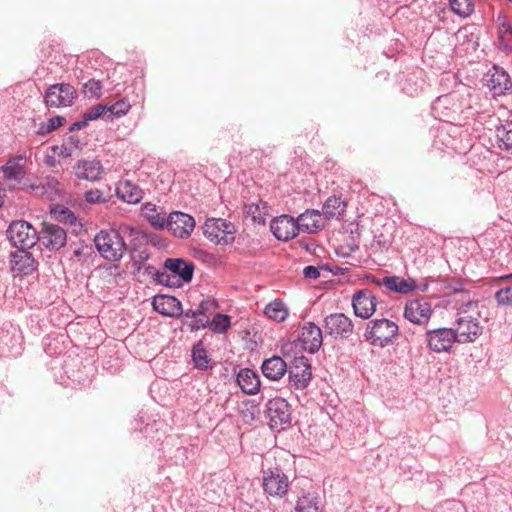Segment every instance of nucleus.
<instances>
[{
    "instance_id": "49",
    "label": "nucleus",
    "mask_w": 512,
    "mask_h": 512,
    "mask_svg": "<svg viewBox=\"0 0 512 512\" xmlns=\"http://www.w3.org/2000/svg\"><path fill=\"white\" fill-rule=\"evenodd\" d=\"M303 275L309 279H317L320 276V272L316 267L309 265L303 269Z\"/></svg>"
},
{
    "instance_id": "20",
    "label": "nucleus",
    "mask_w": 512,
    "mask_h": 512,
    "mask_svg": "<svg viewBox=\"0 0 512 512\" xmlns=\"http://www.w3.org/2000/svg\"><path fill=\"white\" fill-rule=\"evenodd\" d=\"M487 86L494 96L505 94L512 87L509 74L499 66H493L487 74Z\"/></svg>"
},
{
    "instance_id": "4",
    "label": "nucleus",
    "mask_w": 512,
    "mask_h": 512,
    "mask_svg": "<svg viewBox=\"0 0 512 512\" xmlns=\"http://www.w3.org/2000/svg\"><path fill=\"white\" fill-rule=\"evenodd\" d=\"M94 243L99 254L109 261H119L126 251V244L117 230H101L96 234Z\"/></svg>"
},
{
    "instance_id": "19",
    "label": "nucleus",
    "mask_w": 512,
    "mask_h": 512,
    "mask_svg": "<svg viewBox=\"0 0 512 512\" xmlns=\"http://www.w3.org/2000/svg\"><path fill=\"white\" fill-rule=\"evenodd\" d=\"M39 240L46 248L56 251L66 244L67 234L59 225L45 223Z\"/></svg>"
},
{
    "instance_id": "3",
    "label": "nucleus",
    "mask_w": 512,
    "mask_h": 512,
    "mask_svg": "<svg viewBox=\"0 0 512 512\" xmlns=\"http://www.w3.org/2000/svg\"><path fill=\"white\" fill-rule=\"evenodd\" d=\"M398 325L389 319L380 318L366 324L364 338L374 346L386 347L398 336Z\"/></svg>"
},
{
    "instance_id": "61",
    "label": "nucleus",
    "mask_w": 512,
    "mask_h": 512,
    "mask_svg": "<svg viewBox=\"0 0 512 512\" xmlns=\"http://www.w3.org/2000/svg\"><path fill=\"white\" fill-rule=\"evenodd\" d=\"M47 162L52 163V162H54V159L50 160V158H49V159H47Z\"/></svg>"
},
{
    "instance_id": "53",
    "label": "nucleus",
    "mask_w": 512,
    "mask_h": 512,
    "mask_svg": "<svg viewBox=\"0 0 512 512\" xmlns=\"http://www.w3.org/2000/svg\"><path fill=\"white\" fill-rule=\"evenodd\" d=\"M31 188L33 190H36L37 191V194L41 195V196H44L46 195L47 192H45V187L44 186H34L32 185Z\"/></svg>"
},
{
    "instance_id": "6",
    "label": "nucleus",
    "mask_w": 512,
    "mask_h": 512,
    "mask_svg": "<svg viewBox=\"0 0 512 512\" xmlns=\"http://www.w3.org/2000/svg\"><path fill=\"white\" fill-rule=\"evenodd\" d=\"M7 237L12 245L19 249H30L39 240L36 229L23 220L14 221L9 225Z\"/></svg>"
},
{
    "instance_id": "62",
    "label": "nucleus",
    "mask_w": 512,
    "mask_h": 512,
    "mask_svg": "<svg viewBox=\"0 0 512 512\" xmlns=\"http://www.w3.org/2000/svg\"><path fill=\"white\" fill-rule=\"evenodd\" d=\"M47 162L52 163V162H54V159L50 160V158H49V159H47Z\"/></svg>"
},
{
    "instance_id": "58",
    "label": "nucleus",
    "mask_w": 512,
    "mask_h": 512,
    "mask_svg": "<svg viewBox=\"0 0 512 512\" xmlns=\"http://www.w3.org/2000/svg\"><path fill=\"white\" fill-rule=\"evenodd\" d=\"M417 289H419L421 292H426L428 290V284H424L421 287L417 286Z\"/></svg>"
},
{
    "instance_id": "11",
    "label": "nucleus",
    "mask_w": 512,
    "mask_h": 512,
    "mask_svg": "<svg viewBox=\"0 0 512 512\" xmlns=\"http://www.w3.org/2000/svg\"><path fill=\"white\" fill-rule=\"evenodd\" d=\"M266 413L272 429H280L291 421L290 405L283 398L270 399L266 404Z\"/></svg>"
},
{
    "instance_id": "28",
    "label": "nucleus",
    "mask_w": 512,
    "mask_h": 512,
    "mask_svg": "<svg viewBox=\"0 0 512 512\" xmlns=\"http://www.w3.org/2000/svg\"><path fill=\"white\" fill-rule=\"evenodd\" d=\"M26 162V155L21 154L10 158L5 165L1 167L5 179L20 181L24 178L26 172L24 165Z\"/></svg>"
},
{
    "instance_id": "1",
    "label": "nucleus",
    "mask_w": 512,
    "mask_h": 512,
    "mask_svg": "<svg viewBox=\"0 0 512 512\" xmlns=\"http://www.w3.org/2000/svg\"><path fill=\"white\" fill-rule=\"evenodd\" d=\"M475 302H468L459 308L454 331L458 343L474 342L481 335L483 327L478 320Z\"/></svg>"
},
{
    "instance_id": "41",
    "label": "nucleus",
    "mask_w": 512,
    "mask_h": 512,
    "mask_svg": "<svg viewBox=\"0 0 512 512\" xmlns=\"http://www.w3.org/2000/svg\"><path fill=\"white\" fill-rule=\"evenodd\" d=\"M53 213L55 218L64 224L75 226L78 222L76 215L69 208L61 207L59 209H54Z\"/></svg>"
},
{
    "instance_id": "63",
    "label": "nucleus",
    "mask_w": 512,
    "mask_h": 512,
    "mask_svg": "<svg viewBox=\"0 0 512 512\" xmlns=\"http://www.w3.org/2000/svg\"><path fill=\"white\" fill-rule=\"evenodd\" d=\"M51 194H52V193L47 194V196H46V197H47V198H52V195H51Z\"/></svg>"
},
{
    "instance_id": "38",
    "label": "nucleus",
    "mask_w": 512,
    "mask_h": 512,
    "mask_svg": "<svg viewBox=\"0 0 512 512\" xmlns=\"http://www.w3.org/2000/svg\"><path fill=\"white\" fill-rule=\"evenodd\" d=\"M192 358L196 368L205 370L209 367V359L201 343H198L193 347Z\"/></svg>"
},
{
    "instance_id": "37",
    "label": "nucleus",
    "mask_w": 512,
    "mask_h": 512,
    "mask_svg": "<svg viewBox=\"0 0 512 512\" xmlns=\"http://www.w3.org/2000/svg\"><path fill=\"white\" fill-rule=\"evenodd\" d=\"M131 108V105L124 99L109 105L107 108V120H113V118H119L126 115Z\"/></svg>"
},
{
    "instance_id": "25",
    "label": "nucleus",
    "mask_w": 512,
    "mask_h": 512,
    "mask_svg": "<svg viewBox=\"0 0 512 512\" xmlns=\"http://www.w3.org/2000/svg\"><path fill=\"white\" fill-rule=\"evenodd\" d=\"M115 192L120 200L129 204H136L143 198V192L140 187L129 180L119 181Z\"/></svg>"
},
{
    "instance_id": "17",
    "label": "nucleus",
    "mask_w": 512,
    "mask_h": 512,
    "mask_svg": "<svg viewBox=\"0 0 512 512\" xmlns=\"http://www.w3.org/2000/svg\"><path fill=\"white\" fill-rule=\"evenodd\" d=\"M270 230L278 240L288 241L297 236L299 226L293 217L281 215L271 221Z\"/></svg>"
},
{
    "instance_id": "47",
    "label": "nucleus",
    "mask_w": 512,
    "mask_h": 512,
    "mask_svg": "<svg viewBox=\"0 0 512 512\" xmlns=\"http://www.w3.org/2000/svg\"><path fill=\"white\" fill-rule=\"evenodd\" d=\"M84 198L89 204H99L107 202L103 193L99 189H91L85 192Z\"/></svg>"
},
{
    "instance_id": "31",
    "label": "nucleus",
    "mask_w": 512,
    "mask_h": 512,
    "mask_svg": "<svg viewBox=\"0 0 512 512\" xmlns=\"http://www.w3.org/2000/svg\"><path fill=\"white\" fill-rule=\"evenodd\" d=\"M382 283L390 291L400 294H407L417 290V284L412 278L404 279L399 276H386L383 278Z\"/></svg>"
},
{
    "instance_id": "5",
    "label": "nucleus",
    "mask_w": 512,
    "mask_h": 512,
    "mask_svg": "<svg viewBox=\"0 0 512 512\" xmlns=\"http://www.w3.org/2000/svg\"><path fill=\"white\" fill-rule=\"evenodd\" d=\"M203 234L211 242L220 245H228L234 242V225L221 218L207 219L203 225Z\"/></svg>"
},
{
    "instance_id": "15",
    "label": "nucleus",
    "mask_w": 512,
    "mask_h": 512,
    "mask_svg": "<svg viewBox=\"0 0 512 512\" xmlns=\"http://www.w3.org/2000/svg\"><path fill=\"white\" fill-rule=\"evenodd\" d=\"M377 297L368 289H362L352 297L354 314L361 319H369L376 311Z\"/></svg>"
},
{
    "instance_id": "26",
    "label": "nucleus",
    "mask_w": 512,
    "mask_h": 512,
    "mask_svg": "<svg viewBox=\"0 0 512 512\" xmlns=\"http://www.w3.org/2000/svg\"><path fill=\"white\" fill-rule=\"evenodd\" d=\"M287 364L280 356H272L265 359L261 370L263 375L272 381L280 380L287 373Z\"/></svg>"
},
{
    "instance_id": "55",
    "label": "nucleus",
    "mask_w": 512,
    "mask_h": 512,
    "mask_svg": "<svg viewBox=\"0 0 512 512\" xmlns=\"http://www.w3.org/2000/svg\"><path fill=\"white\" fill-rule=\"evenodd\" d=\"M4 196H5V189L3 188V183L0 181V207L4 203V200H3Z\"/></svg>"
},
{
    "instance_id": "56",
    "label": "nucleus",
    "mask_w": 512,
    "mask_h": 512,
    "mask_svg": "<svg viewBox=\"0 0 512 512\" xmlns=\"http://www.w3.org/2000/svg\"><path fill=\"white\" fill-rule=\"evenodd\" d=\"M252 209H253V206H250L249 210L253 214L254 221H257L259 223L264 222V219L260 215L259 216L255 215L254 212L252 211Z\"/></svg>"
},
{
    "instance_id": "29",
    "label": "nucleus",
    "mask_w": 512,
    "mask_h": 512,
    "mask_svg": "<svg viewBox=\"0 0 512 512\" xmlns=\"http://www.w3.org/2000/svg\"><path fill=\"white\" fill-rule=\"evenodd\" d=\"M494 143L498 149L512 154V121L496 126Z\"/></svg>"
},
{
    "instance_id": "59",
    "label": "nucleus",
    "mask_w": 512,
    "mask_h": 512,
    "mask_svg": "<svg viewBox=\"0 0 512 512\" xmlns=\"http://www.w3.org/2000/svg\"><path fill=\"white\" fill-rule=\"evenodd\" d=\"M501 279H512V273L501 277Z\"/></svg>"
},
{
    "instance_id": "27",
    "label": "nucleus",
    "mask_w": 512,
    "mask_h": 512,
    "mask_svg": "<svg viewBox=\"0 0 512 512\" xmlns=\"http://www.w3.org/2000/svg\"><path fill=\"white\" fill-rule=\"evenodd\" d=\"M237 383L247 395H255L259 392L261 382L258 374L248 368L241 369L237 374Z\"/></svg>"
},
{
    "instance_id": "12",
    "label": "nucleus",
    "mask_w": 512,
    "mask_h": 512,
    "mask_svg": "<svg viewBox=\"0 0 512 512\" xmlns=\"http://www.w3.org/2000/svg\"><path fill=\"white\" fill-rule=\"evenodd\" d=\"M427 345L430 350L436 353L449 351L454 342H457V336L454 328H437L427 330L425 333Z\"/></svg>"
},
{
    "instance_id": "57",
    "label": "nucleus",
    "mask_w": 512,
    "mask_h": 512,
    "mask_svg": "<svg viewBox=\"0 0 512 512\" xmlns=\"http://www.w3.org/2000/svg\"><path fill=\"white\" fill-rule=\"evenodd\" d=\"M49 186L56 191V186L58 185V182L55 179H52L48 182Z\"/></svg>"
},
{
    "instance_id": "24",
    "label": "nucleus",
    "mask_w": 512,
    "mask_h": 512,
    "mask_svg": "<svg viewBox=\"0 0 512 512\" xmlns=\"http://www.w3.org/2000/svg\"><path fill=\"white\" fill-rule=\"evenodd\" d=\"M297 225L299 231H304L309 234L316 233L324 227L323 216L318 210H306L297 218Z\"/></svg>"
},
{
    "instance_id": "2",
    "label": "nucleus",
    "mask_w": 512,
    "mask_h": 512,
    "mask_svg": "<svg viewBox=\"0 0 512 512\" xmlns=\"http://www.w3.org/2000/svg\"><path fill=\"white\" fill-rule=\"evenodd\" d=\"M165 271L158 273V281L168 287H178L181 282H190L194 265L181 258H168L164 262Z\"/></svg>"
},
{
    "instance_id": "34",
    "label": "nucleus",
    "mask_w": 512,
    "mask_h": 512,
    "mask_svg": "<svg viewBox=\"0 0 512 512\" xmlns=\"http://www.w3.org/2000/svg\"><path fill=\"white\" fill-rule=\"evenodd\" d=\"M143 215L154 228H167V218L165 217V213L158 212L154 204H145L143 207Z\"/></svg>"
},
{
    "instance_id": "45",
    "label": "nucleus",
    "mask_w": 512,
    "mask_h": 512,
    "mask_svg": "<svg viewBox=\"0 0 512 512\" xmlns=\"http://www.w3.org/2000/svg\"><path fill=\"white\" fill-rule=\"evenodd\" d=\"M495 299L500 305L512 306V286L498 290Z\"/></svg>"
},
{
    "instance_id": "18",
    "label": "nucleus",
    "mask_w": 512,
    "mask_h": 512,
    "mask_svg": "<svg viewBox=\"0 0 512 512\" xmlns=\"http://www.w3.org/2000/svg\"><path fill=\"white\" fill-rule=\"evenodd\" d=\"M299 341L305 351L314 354L322 346V330L313 322H306L301 328Z\"/></svg>"
},
{
    "instance_id": "51",
    "label": "nucleus",
    "mask_w": 512,
    "mask_h": 512,
    "mask_svg": "<svg viewBox=\"0 0 512 512\" xmlns=\"http://www.w3.org/2000/svg\"><path fill=\"white\" fill-rule=\"evenodd\" d=\"M87 123H88V121H86V117L84 116L82 121H78V122H75L72 124L71 130L82 129L83 127H85L87 125Z\"/></svg>"
},
{
    "instance_id": "22",
    "label": "nucleus",
    "mask_w": 512,
    "mask_h": 512,
    "mask_svg": "<svg viewBox=\"0 0 512 512\" xmlns=\"http://www.w3.org/2000/svg\"><path fill=\"white\" fill-rule=\"evenodd\" d=\"M10 263L15 275H30L35 270V260L27 249H19L12 253Z\"/></svg>"
},
{
    "instance_id": "36",
    "label": "nucleus",
    "mask_w": 512,
    "mask_h": 512,
    "mask_svg": "<svg viewBox=\"0 0 512 512\" xmlns=\"http://www.w3.org/2000/svg\"><path fill=\"white\" fill-rule=\"evenodd\" d=\"M231 326L230 317L226 314H216L212 320H209V327L214 333H225Z\"/></svg>"
},
{
    "instance_id": "42",
    "label": "nucleus",
    "mask_w": 512,
    "mask_h": 512,
    "mask_svg": "<svg viewBox=\"0 0 512 512\" xmlns=\"http://www.w3.org/2000/svg\"><path fill=\"white\" fill-rule=\"evenodd\" d=\"M83 92L91 98H100L102 94V84L100 81L90 79L83 84Z\"/></svg>"
},
{
    "instance_id": "54",
    "label": "nucleus",
    "mask_w": 512,
    "mask_h": 512,
    "mask_svg": "<svg viewBox=\"0 0 512 512\" xmlns=\"http://www.w3.org/2000/svg\"><path fill=\"white\" fill-rule=\"evenodd\" d=\"M368 279L371 280L372 283H374L375 285H377L379 287L382 286V285L384 286V283H382L383 278L380 279V278H377L375 276H371Z\"/></svg>"
},
{
    "instance_id": "32",
    "label": "nucleus",
    "mask_w": 512,
    "mask_h": 512,
    "mask_svg": "<svg viewBox=\"0 0 512 512\" xmlns=\"http://www.w3.org/2000/svg\"><path fill=\"white\" fill-rule=\"evenodd\" d=\"M264 314L271 320L280 323L287 319L289 309L282 300H274L269 302L264 309Z\"/></svg>"
},
{
    "instance_id": "40",
    "label": "nucleus",
    "mask_w": 512,
    "mask_h": 512,
    "mask_svg": "<svg viewBox=\"0 0 512 512\" xmlns=\"http://www.w3.org/2000/svg\"><path fill=\"white\" fill-rule=\"evenodd\" d=\"M451 10L461 16L468 17L473 12L471 0H449Z\"/></svg>"
},
{
    "instance_id": "44",
    "label": "nucleus",
    "mask_w": 512,
    "mask_h": 512,
    "mask_svg": "<svg viewBox=\"0 0 512 512\" xmlns=\"http://www.w3.org/2000/svg\"><path fill=\"white\" fill-rule=\"evenodd\" d=\"M107 108H108V105H101V104L95 105L88 112H86L84 114V116L86 117V121L89 122L92 120H96L101 116L107 120V116H108Z\"/></svg>"
},
{
    "instance_id": "14",
    "label": "nucleus",
    "mask_w": 512,
    "mask_h": 512,
    "mask_svg": "<svg viewBox=\"0 0 512 512\" xmlns=\"http://www.w3.org/2000/svg\"><path fill=\"white\" fill-rule=\"evenodd\" d=\"M461 112L456 93L439 96L432 104V113L435 118L443 121L455 119V115Z\"/></svg>"
},
{
    "instance_id": "13",
    "label": "nucleus",
    "mask_w": 512,
    "mask_h": 512,
    "mask_svg": "<svg viewBox=\"0 0 512 512\" xmlns=\"http://www.w3.org/2000/svg\"><path fill=\"white\" fill-rule=\"evenodd\" d=\"M325 332L335 339L349 338L354 329L352 320L343 313H333L324 319Z\"/></svg>"
},
{
    "instance_id": "23",
    "label": "nucleus",
    "mask_w": 512,
    "mask_h": 512,
    "mask_svg": "<svg viewBox=\"0 0 512 512\" xmlns=\"http://www.w3.org/2000/svg\"><path fill=\"white\" fill-rule=\"evenodd\" d=\"M152 305L155 311L165 316L174 317L182 314L181 302L173 296H155Z\"/></svg>"
},
{
    "instance_id": "33",
    "label": "nucleus",
    "mask_w": 512,
    "mask_h": 512,
    "mask_svg": "<svg viewBox=\"0 0 512 512\" xmlns=\"http://www.w3.org/2000/svg\"><path fill=\"white\" fill-rule=\"evenodd\" d=\"M322 210L324 217L328 220L339 218L346 210V203L341 198L332 196L325 201Z\"/></svg>"
},
{
    "instance_id": "43",
    "label": "nucleus",
    "mask_w": 512,
    "mask_h": 512,
    "mask_svg": "<svg viewBox=\"0 0 512 512\" xmlns=\"http://www.w3.org/2000/svg\"><path fill=\"white\" fill-rule=\"evenodd\" d=\"M117 232L121 234L124 241L127 239L130 242L137 240L141 235V231L138 228L130 225H121Z\"/></svg>"
},
{
    "instance_id": "16",
    "label": "nucleus",
    "mask_w": 512,
    "mask_h": 512,
    "mask_svg": "<svg viewBox=\"0 0 512 512\" xmlns=\"http://www.w3.org/2000/svg\"><path fill=\"white\" fill-rule=\"evenodd\" d=\"M195 228V220L189 214L174 211L167 218V229L181 239L188 238Z\"/></svg>"
},
{
    "instance_id": "64",
    "label": "nucleus",
    "mask_w": 512,
    "mask_h": 512,
    "mask_svg": "<svg viewBox=\"0 0 512 512\" xmlns=\"http://www.w3.org/2000/svg\"><path fill=\"white\" fill-rule=\"evenodd\" d=\"M0 350H1L2 353H4V347L0 346Z\"/></svg>"
},
{
    "instance_id": "10",
    "label": "nucleus",
    "mask_w": 512,
    "mask_h": 512,
    "mask_svg": "<svg viewBox=\"0 0 512 512\" xmlns=\"http://www.w3.org/2000/svg\"><path fill=\"white\" fill-rule=\"evenodd\" d=\"M75 88L68 83H58L49 86L44 94L47 107L59 108L71 106L76 98Z\"/></svg>"
},
{
    "instance_id": "8",
    "label": "nucleus",
    "mask_w": 512,
    "mask_h": 512,
    "mask_svg": "<svg viewBox=\"0 0 512 512\" xmlns=\"http://www.w3.org/2000/svg\"><path fill=\"white\" fill-rule=\"evenodd\" d=\"M289 387L294 390L306 389L312 379L309 359L305 356L295 357L287 368Z\"/></svg>"
},
{
    "instance_id": "52",
    "label": "nucleus",
    "mask_w": 512,
    "mask_h": 512,
    "mask_svg": "<svg viewBox=\"0 0 512 512\" xmlns=\"http://www.w3.org/2000/svg\"><path fill=\"white\" fill-rule=\"evenodd\" d=\"M21 354V346L18 344L17 346H13L12 349L9 351L8 355L12 357H16Z\"/></svg>"
},
{
    "instance_id": "30",
    "label": "nucleus",
    "mask_w": 512,
    "mask_h": 512,
    "mask_svg": "<svg viewBox=\"0 0 512 512\" xmlns=\"http://www.w3.org/2000/svg\"><path fill=\"white\" fill-rule=\"evenodd\" d=\"M217 304L214 300L211 299H205L200 302L198 307L196 308L198 311V314L200 315L199 319L192 320L187 325L189 326L190 330L198 331L200 329H204L209 324V314L216 310Z\"/></svg>"
},
{
    "instance_id": "9",
    "label": "nucleus",
    "mask_w": 512,
    "mask_h": 512,
    "mask_svg": "<svg viewBox=\"0 0 512 512\" xmlns=\"http://www.w3.org/2000/svg\"><path fill=\"white\" fill-rule=\"evenodd\" d=\"M433 314L431 303L426 298L410 299L403 308V317L412 324L427 325Z\"/></svg>"
},
{
    "instance_id": "46",
    "label": "nucleus",
    "mask_w": 512,
    "mask_h": 512,
    "mask_svg": "<svg viewBox=\"0 0 512 512\" xmlns=\"http://www.w3.org/2000/svg\"><path fill=\"white\" fill-rule=\"evenodd\" d=\"M65 122V118L61 116H55L50 119L45 124H42L40 127L41 133H50L57 129L58 127L62 126V124Z\"/></svg>"
},
{
    "instance_id": "39",
    "label": "nucleus",
    "mask_w": 512,
    "mask_h": 512,
    "mask_svg": "<svg viewBox=\"0 0 512 512\" xmlns=\"http://www.w3.org/2000/svg\"><path fill=\"white\" fill-rule=\"evenodd\" d=\"M498 34L502 42H508L512 38V24L506 15H498Z\"/></svg>"
},
{
    "instance_id": "48",
    "label": "nucleus",
    "mask_w": 512,
    "mask_h": 512,
    "mask_svg": "<svg viewBox=\"0 0 512 512\" xmlns=\"http://www.w3.org/2000/svg\"><path fill=\"white\" fill-rule=\"evenodd\" d=\"M78 141L75 139L74 136H70L68 138V141L64 144H62L60 149V155L63 157H69L73 154V147L78 148L77 145Z\"/></svg>"
},
{
    "instance_id": "21",
    "label": "nucleus",
    "mask_w": 512,
    "mask_h": 512,
    "mask_svg": "<svg viewBox=\"0 0 512 512\" xmlns=\"http://www.w3.org/2000/svg\"><path fill=\"white\" fill-rule=\"evenodd\" d=\"M75 176L80 180L96 182L101 179L103 166L99 160H79L74 166Z\"/></svg>"
},
{
    "instance_id": "50",
    "label": "nucleus",
    "mask_w": 512,
    "mask_h": 512,
    "mask_svg": "<svg viewBox=\"0 0 512 512\" xmlns=\"http://www.w3.org/2000/svg\"><path fill=\"white\" fill-rule=\"evenodd\" d=\"M184 318H191L192 320H196L200 318L197 309H187L186 311H182L181 314Z\"/></svg>"
},
{
    "instance_id": "35",
    "label": "nucleus",
    "mask_w": 512,
    "mask_h": 512,
    "mask_svg": "<svg viewBox=\"0 0 512 512\" xmlns=\"http://www.w3.org/2000/svg\"><path fill=\"white\" fill-rule=\"evenodd\" d=\"M296 512H320V502L314 494H305L297 501Z\"/></svg>"
},
{
    "instance_id": "7",
    "label": "nucleus",
    "mask_w": 512,
    "mask_h": 512,
    "mask_svg": "<svg viewBox=\"0 0 512 512\" xmlns=\"http://www.w3.org/2000/svg\"><path fill=\"white\" fill-rule=\"evenodd\" d=\"M289 484L287 475L279 467L262 471V487L267 496L284 497L288 492Z\"/></svg>"
},
{
    "instance_id": "60",
    "label": "nucleus",
    "mask_w": 512,
    "mask_h": 512,
    "mask_svg": "<svg viewBox=\"0 0 512 512\" xmlns=\"http://www.w3.org/2000/svg\"><path fill=\"white\" fill-rule=\"evenodd\" d=\"M47 162L52 163V162H54V159L50 160V158H49V159H47Z\"/></svg>"
}]
</instances>
